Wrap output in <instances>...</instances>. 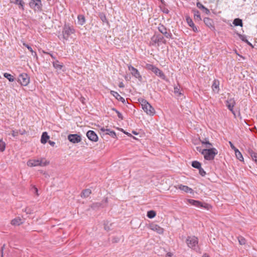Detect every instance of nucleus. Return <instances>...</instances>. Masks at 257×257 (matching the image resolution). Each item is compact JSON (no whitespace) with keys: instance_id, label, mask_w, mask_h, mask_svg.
<instances>
[{"instance_id":"obj_19","label":"nucleus","mask_w":257,"mask_h":257,"mask_svg":"<svg viewBox=\"0 0 257 257\" xmlns=\"http://www.w3.org/2000/svg\"><path fill=\"white\" fill-rule=\"evenodd\" d=\"M176 188L186 193H192L193 192V189L192 188L188 187L187 186L183 185L182 184L178 185L177 186H176Z\"/></svg>"},{"instance_id":"obj_39","label":"nucleus","mask_w":257,"mask_h":257,"mask_svg":"<svg viewBox=\"0 0 257 257\" xmlns=\"http://www.w3.org/2000/svg\"><path fill=\"white\" fill-rule=\"evenodd\" d=\"M4 76L7 78L10 82H13L14 81V76L9 73H5L4 74Z\"/></svg>"},{"instance_id":"obj_9","label":"nucleus","mask_w":257,"mask_h":257,"mask_svg":"<svg viewBox=\"0 0 257 257\" xmlns=\"http://www.w3.org/2000/svg\"><path fill=\"white\" fill-rule=\"evenodd\" d=\"M30 7L35 11H41L42 4L41 0H31L29 3Z\"/></svg>"},{"instance_id":"obj_54","label":"nucleus","mask_w":257,"mask_h":257,"mask_svg":"<svg viewBox=\"0 0 257 257\" xmlns=\"http://www.w3.org/2000/svg\"><path fill=\"white\" fill-rule=\"evenodd\" d=\"M196 149L197 151L201 153L202 154V152L203 149H202V148L200 147H196Z\"/></svg>"},{"instance_id":"obj_1","label":"nucleus","mask_w":257,"mask_h":257,"mask_svg":"<svg viewBox=\"0 0 257 257\" xmlns=\"http://www.w3.org/2000/svg\"><path fill=\"white\" fill-rule=\"evenodd\" d=\"M139 101L141 104L142 109L148 115L150 116L154 115L155 113L154 108L146 99L142 98L139 99Z\"/></svg>"},{"instance_id":"obj_37","label":"nucleus","mask_w":257,"mask_h":257,"mask_svg":"<svg viewBox=\"0 0 257 257\" xmlns=\"http://www.w3.org/2000/svg\"><path fill=\"white\" fill-rule=\"evenodd\" d=\"M192 166L196 169H199L201 167V163L197 161H194L192 162Z\"/></svg>"},{"instance_id":"obj_31","label":"nucleus","mask_w":257,"mask_h":257,"mask_svg":"<svg viewBox=\"0 0 257 257\" xmlns=\"http://www.w3.org/2000/svg\"><path fill=\"white\" fill-rule=\"evenodd\" d=\"M158 37V41L159 44L160 45L161 43H163L164 44H166L167 43V41L165 39L164 36L159 34H157Z\"/></svg>"},{"instance_id":"obj_25","label":"nucleus","mask_w":257,"mask_h":257,"mask_svg":"<svg viewBox=\"0 0 257 257\" xmlns=\"http://www.w3.org/2000/svg\"><path fill=\"white\" fill-rule=\"evenodd\" d=\"M194 13V19L196 22H200L201 21V18L200 16V12L196 10H193Z\"/></svg>"},{"instance_id":"obj_34","label":"nucleus","mask_w":257,"mask_h":257,"mask_svg":"<svg viewBox=\"0 0 257 257\" xmlns=\"http://www.w3.org/2000/svg\"><path fill=\"white\" fill-rule=\"evenodd\" d=\"M201 142L202 144L206 145V148H209L212 146V144L209 142L208 139L207 138H205L203 141H201Z\"/></svg>"},{"instance_id":"obj_15","label":"nucleus","mask_w":257,"mask_h":257,"mask_svg":"<svg viewBox=\"0 0 257 257\" xmlns=\"http://www.w3.org/2000/svg\"><path fill=\"white\" fill-rule=\"evenodd\" d=\"M149 227L150 229L157 232L159 234H162L164 232V229L163 228L155 223L151 224Z\"/></svg>"},{"instance_id":"obj_32","label":"nucleus","mask_w":257,"mask_h":257,"mask_svg":"<svg viewBox=\"0 0 257 257\" xmlns=\"http://www.w3.org/2000/svg\"><path fill=\"white\" fill-rule=\"evenodd\" d=\"M91 193V191L89 189H86L83 190L81 193V196L82 197H87Z\"/></svg>"},{"instance_id":"obj_38","label":"nucleus","mask_w":257,"mask_h":257,"mask_svg":"<svg viewBox=\"0 0 257 257\" xmlns=\"http://www.w3.org/2000/svg\"><path fill=\"white\" fill-rule=\"evenodd\" d=\"M106 135H108L113 138H115L116 137V134L114 131H111L109 129H106Z\"/></svg>"},{"instance_id":"obj_45","label":"nucleus","mask_w":257,"mask_h":257,"mask_svg":"<svg viewBox=\"0 0 257 257\" xmlns=\"http://www.w3.org/2000/svg\"><path fill=\"white\" fill-rule=\"evenodd\" d=\"M161 9L162 12L164 14H168L169 13V10L167 8H166L165 6L161 7Z\"/></svg>"},{"instance_id":"obj_60","label":"nucleus","mask_w":257,"mask_h":257,"mask_svg":"<svg viewBox=\"0 0 257 257\" xmlns=\"http://www.w3.org/2000/svg\"><path fill=\"white\" fill-rule=\"evenodd\" d=\"M100 130H101L102 132H105V131H106V129H105L104 128H103V127H102V128L100 129Z\"/></svg>"},{"instance_id":"obj_56","label":"nucleus","mask_w":257,"mask_h":257,"mask_svg":"<svg viewBox=\"0 0 257 257\" xmlns=\"http://www.w3.org/2000/svg\"><path fill=\"white\" fill-rule=\"evenodd\" d=\"M48 143L52 147H54V145H55V143L53 141H49Z\"/></svg>"},{"instance_id":"obj_55","label":"nucleus","mask_w":257,"mask_h":257,"mask_svg":"<svg viewBox=\"0 0 257 257\" xmlns=\"http://www.w3.org/2000/svg\"><path fill=\"white\" fill-rule=\"evenodd\" d=\"M118 87L120 88H123L124 87V85L122 82H119L118 84Z\"/></svg>"},{"instance_id":"obj_44","label":"nucleus","mask_w":257,"mask_h":257,"mask_svg":"<svg viewBox=\"0 0 257 257\" xmlns=\"http://www.w3.org/2000/svg\"><path fill=\"white\" fill-rule=\"evenodd\" d=\"M198 170L199 174L202 177L205 176V175H206V172L204 170V169L202 168L201 167L199 169H198Z\"/></svg>"},{"instance_id":"obj_58","label":"nucleus","mask_w":257,"mask_h":257,"mask_svg":"<svg viewBox=\"0 0 257 257\" xmlns=\"http://www.w3.org/2000/svg\"><path fill=\"white\" fill-rule=\"evenodd\" d=\"M160 1L164 6H166V3L164 0H160Z\"/></svg>"},{"instance_id":"obj_40","label":"nucleus","mask_w":257,"mask_h":257,"mask_svg":"<svg viewBox=\"0 0 257 257\" xmlns=\"http://www.w3.org/2000/svg\"><path fill=\"white\" fill-rule=\"evenodd\" d=\"M156 215V213L154 210H150L147 212V216L149 218H153Z\"/></svg>"},{"instance_id":"obj_29","label":"nucleus","mask_w":257,"mask_h":257,"mask_svg":"<svg viewBox=\"0 0 257 257\" xmlns=\"http://www.w3.org/2000/svg\"><path fill=\"white\" fill-rule=\"evenodd\" d=\"M238 37L240 40H241L243 42L246 43L248 45L253 47V46L251 43H250L248 40L246 39V36L244 35L238 34Z\"/></svg>"},{"instance_id":"obj_43","label":"nucleus","mask_w":257,"mask_h":257,"mask_svg":"<svg viewBox=\"0 0 257 257\" xmlns=\"http://www.w3.org/2000/svg\"><path fill=\"white\" fill-rule=\"evenodd\" d=\"M174 89V93L175 94H178V95H179V96L182 94V93L180 90L179 87H178V86H175Z\"/></svg>"},{"instance_id":"obj_16","label":"nucleus","mask_w":257,"mask_h":257,"mask_svg":"<svg viewBox=\"0 0 257 257\" xmlns=\"http://www.w3.org/2000/svg\"><path fill=\"white\" fill-rule=\"evenodd\" d=\"M235 104L234 100L233 99H230L226 101V105L229 110H230L232 113L235 115V112L233 111V107Z\"/></svg>"},{"instance_id":"obj_27","label":"nucleus","mask_w":257,"mask_h":257,"mask_svg":"<svg viewBox=\"0 0 257 257\" xmlns=\"http://www.w3.org/2000/svg\"><path fill=\"white\" fill-rule=\"evenodd\" d=\"M90 207L94 210L97 209L100 207H103V204L101 202H94L93 203Z\"/></svg>"},{"instance_id":"obj_14","label":"nucleus","mask_w":257,"mask_h":257,"mask_svg":"<svg viewBox=\"0 0 257 257\" xmlns=\"http://www.w3.org/2000/svg\"><path fill=\"white\" fill-rule=\"evenodd\" d=\"M203 22L205 25L208 27L212 31H214L215 30V28L214 25V22L213 20L211 19L206 17L204 18Z\"/></svg>"},{"instance_id":"obj_53","label":"nucleus","mask_w":257,"mask_h":257,"mask_svg":"<svg viewBox=\"0 0 257 257\" xmlns=\"http://www.w3.org/2000/svg\"><path fill=\"white\" fill-rule=\"evenodd\" d=\"M25 212H26V213L27 214H31V210L30 208H26L25 209Z\"/></svg>"},{"instance_id":"obj_2","label":"nucleus","mask_w":257,"mask_h":257,"mask_svg":"<svg viewBox=\"0 0 257 257\" xmlns=\"http://www.w3.org/2000/svg\"><path fill=\"white\" fill-rule=\"evenodd\" d=\"M186 242L189 247L196 252L199 251L200 248L198 245V239L195 236H188Z\"/></svg>"},{"instance_id":"obj_10","label":"nucleus","mask_w":257,"mask_h":257,"mask_svg":"<svg viewBox=\"0 0 257 257\" xmlns=\"http://www.w3.org/2000/svg\"><path fill=\"white\" fill-rule=\"evenodd\" d=\"M18 82L23 86H27L30 82V77L27 73H23L19 75Z\"/></svg>"},{"instance_id":"obj_17","label":"nucleus","mask_w":257,"mask_h":257,"mask_svg":"<svg viewBox=\"0 0 257 257\" xmlns=\"http://www.w3.org/2000/svg\"><path fill=\"white\" fill-rule=\"evenodd\" d=\"M186 20L188 25L192 28L193 31L194 32H198V29L194 25L192 20L189 16L186 17Z\"/></svg>"},{"instance_id":"obj_26","label":"nucleus","mask_w":257,"mask_h":257,"mask_svg":"<svg viewBox=\"0 0 257 257\" xmlns=\"http://www.w3.org/2000/svg\"><path fill=\"white\" fill-rule=\"evenodd\" d=\"M53 67L57 69L61 70L63 67V65L62 63H60L59 61L57 60L53 61L52 62Z\"/></svg>"},{"instance_id":"obj_51","label":"nucleus","mask_w":257,"mask_h":257,"mask_svg":"<svg viewBox=\"0 0 257 257\" xmlns=\"http://www.w3.org/2000/svg\"><path fill=\"white\" fill-rule=\"evenodd\" d=\"M229 144L231 149H233L234 151L235 150H236V149H237L236 147H235V146L233 145L231 142L229 141Z\"/></svg>"},{"instance_id":"obj_49","label":"nucleus","mask_w":257,"mask_h":257,"mask_svg":"<svg viewBox=\"0 0 257 257\" xmlns=\"http://www.w3.org/2000/svg\"><path fill=\"white\" fill-rule=\"evenodd\" d=\"M116 113H117V116L119 118H120L121 120L123 119V117L122 114L119 111H117Z\"/></svg>"},{"instance_id":"obj_33","label":"nucleus","mask_w":257,"mask_h":257,"mask_svg":"<svg viewBox=\"0 0 257 257\" xmlns=\"http://www.w3.org/2000/svg\"><path fill=\"white\" fill-rule=\"evenodd\" d=\"M233 24L235 26H240L242 27L243 23L241 19H240L239 18H236L233 20Z\"/></svg>"},{"instance_id":"obj_6","label":"nucleus","mask_w":257,"mask_h":257,"mask_svg":"<svg viewBox=\"0 0 257 257\" xmlns=\"http://www.w3.org/2000/svg\"><path fill=\"white\" fill-rule=\"evenodd\" d=\"M43 159L40 160H30L27 164L29 167H36V166H46L49 164V162L47 161H43Z\"/></svg>"},{"instance_id":"obj_59","label":"nucleus","mask_w":257,"mask_h":257,"mask_svg":"<svg viewBox=\"0 0 257 257\" xmlns=\"http://www.w3.org/2000/svg\"><path fill=\"white\" fill-rule=\"evenodd\" d=\"M132 133L135 135H138V133L135 131H132Z\"/></svg>"},{"instance_id":"obj_8","label":"nucleus","mask_w":257,"mask_h":257,"mask_svg":"<svg viewBox=\"0 0 257 257\" xmlns=\"http://www.w3.org/2000/svg\"><path fill=\"white\" fill-rule=\"evenodd\" d=\"M158 30L165 38L167 39H172V34L170 29H168L163 25L160 24L158 27Z\"/></svg>"},{"instance_id":"obj_30","label":"nucleus","mask_w":257,"mask_h":257,"mask_svg":"<svg viewBox=\"0 0 257 257\" xmlns=\"http://www.w3.org/2000/svg\"><path fill=\"white\" fill-rule=\"evenodd\" d=\"M77 19L78 24L81 26L85 23V18L83 15H79L77 16Z\"/></svg>"},{"instance_id":"obj_47","label":"nucleus","mask_w":257,"mask_h":257,"mask_svg":"<svg viewBox=\"0 0 257 257\" xmlns=\"http://www.w3.org/2000/svg\"><path fill=\"white\" fill-rule=\"evenodd\" d=\"M23 45H24V46H25L26 47H27V48H28V49L30 52H31V51H33L32 48H31V46H30L29 45L27 44H26V43H23Z\"/></svg>"},{"instance_id":"obj_41","label":"nucleus","mask_w":257,"mask_h":257,"mask_svg":"<svg viewBox=\"0 0 257 257\" xmlns=\"http://www.w3.org/2000/svg\"><path fill=\"white\" fill-rule=\"evenodd\" d=\"M238 240L239 244L241 245H244L246 243L245 239L241 236H239L238 237Z\"/></svg>"},{"instance_id":"obj_7","label":"nucleus","mask_w":257,"mask_h":257,"mask_svg":"<svg viewBox=\"0 0 257 257\" xmlns=\"http://www.w3.org/2000/svg\"><path fill=\"white\" fill-rule=\"evenodd\" d=\"M187 201L189 204L197 207L204 208L207 210H209L210 208H211V206L209 204L206 203H203L198 200L189 199H188Z\"/></svg>"},{"instance_id":"obj_22","label":"nucleus","mask_w":257,"mask_h":257,"mask_svg":"<svg viewBox=\"0 0 257 257\" xmlns=\"http://www.w3.org/2000/svg\"><path fill=\"white\" fill-rule=\"evenodd\" d=\"M156 44H158V46H159L158 41V37L157 34H155L154 36H153L151 38V41L150 42V46H155Z\"/></svg>"},{"instance_id":"obj_3","label":"nucleus","mask_w":257,"mask_h":257,"mask_svg":"<svg viewBox=\"0 0 257 257\" xmlns=\"http://www.w3.org/2000/svg\"><path fill=\"white\" fill-rule=\"evenodd\" d=\"M217 153L218 151L215 148L204 149L202 152V155H203L205 160L208 161L213 160Z\"/></svg>"},{"instance_id":"obj_48","label":"nucleus","mask_w":257,"mask_h":257,"mask_svg":"<svg viewBox=\"0 0 257 257\" xmlns=\"http://www.w3.org/2000/svg\"><path fill=\"white\" fill-rule=\"evenodd\" d=\"M31 52L32 55L37 60L38 59V57L37 56V53L35 51H34L33 50Z\"/></svg>"},{"instance_id":"obj_21","label":"nucleus","mask_w":257,"mask_h":257,"mask_svg":"<svg viewBox=\"0 0 257 257\" xmlns=\"http://www.w3.org/2000/svg\"><path fill=\"white\" fill-rule=\"evenodd\" d=\"M219 81L217 80H216V79L214 80L213 81V84L212 85V90L214 92H216V93L219 92Z\"/></svg>"},{"instance_id":"obj_57","label":"nucleus","mask_w":257,"mask_h":257,"mask_svg":"<svg viewBox=\"0 0 257 257\" xmlns=\"http://www.w3.org/2000/svg\"><path fill=\"white\" fill-rule=\"evenodd\" d=\"M123 133L124 134H126V135H127L128 137H132V135L127 132H126L125 131H123Z\"/></svg>"},{"instance_id":"obj_13","label":"nucleus","mask_w":257,"mask_h":257,"mask_svg":"<svg viewBox=\"0 0 257 257\" xmlns=\"http://www.w3.org/2000/svg\"><path fill=\"white\" fill-rule=\"evenodd\" d=\"M86 136L88 139L92 142H96L98 140L97 135L93 131H88L86 133Z\"/></svg>"},{"instance_id":"obj_20","label":"nucleus","mask_w":257,"mask_h":257,"mask_svg":"<svg viewBox=\"0 0 257 257\" xmlns=\"http://www.w3.org/2000/svg\"><path fill=\"white\" fill-rule=\"evenodd\" d=\"M10 2L18 5L20 9L24 10L25 2L23 0H10Z\"/></svg>"},{"instance_id":"obj_46","label":"nucleus","mask_w":257,"mask_h":257,"mask_svg":"<svg viewBox=\"0 0 257 257\" xmlns=\"http://www.w3.org/2000/svg\"><path fill=\"white\" fill-rule=\"evenodd\" d=\"M18 135H19L18 130L12 131V135L13 137H16L18 136Z\"/></svg>"},{"instance_id":"obj_23","label":"nucleus","mask_w":257,"mask_h":257,"mask_svg":"<svg viewBox=\"0 0 257 257\" xmlns=\"http://www.w3.org/2000/svg\"><path fill=\"white\" fill-rule=\"evenodd\" d=\"M49 136L47 134V132H43L42 133V135L41 136V142L42 144H46L48 139H49Z\"/></svg>"},{"instance_id":"obj_62","label":"nucleus","mask_w":257,"mask_h":257,"mask_svg":"<svg viewBox=\"0 0 257 257\" xmlns=\"http://www.w3.org/2000/svg\"><path fill=\"white\" fill-rule=\"evenodd\" d=\"M34 188H35V190L36 192H38V189L36 187H35Z\"/></svg>"},{"instance_id":"obj_24","label":"nucleus","mask_w":257,"mask_h":257,"mask_svg":"<svg viewBox=\"0 0 257 257\" xmlns=\"http://www.w3.org/2000/svg\"><path fill=\"white\" fill-rule=\"evenodd\" d=\"M196 6L198 8L202 10L206 14L208 15L210 14V11L207 8L205 7L201 3H197Z\"/></svg>"},{"instance_id":"obj_12","label":"nucleus","mask_w":257,"mask_h":257,"mask_svg":"<svg viewBox=\"0 0 257 257\" xmlns=\"http://www.w3.org/2000/svg\"><path fill=\"white\" fill-rule=\"evenodd\" d=\"M128 69L130 71H131V73L133 76L138 79L139 80L142 81V77L140 74V72H139V71L138 70V69H137L132 65L128 66Z\"/></svg>"},{"instance_id":"obj_61","label":"nucleus","mask_w":257,"mask_h":257,"mask_svg":"<svg viewBox=\"0 0 257 257\" xmlns=\"http://www.w3.org/2000/svg\"><path fill=\"white\" fill-rule=\"evenodd\" d=\"M111 109H112L113 111H114L115 112H116L118 111V110H117L116 109H115V108H112Z\"/></svg>"},{"instance_id":"obj_5","label":"nucleus","mask_w":257,"mask_h":257,"mask_svg":"<svg viewBox=\"0 0 257 257\" xmlns=\"http://www.w3.org/2000/svg\"><path fill=\"white\" fill-rule=\"evenodd\" d=\"M145 68L148 70H151L154 72L157 76H159L163 80L166 79V76L163 72L155 65L151 64H147Z\"/></svg>"},{"instance_id":"obj_35","label":"nucleus","mask_w":257,"mask_h":257,"mask_svg":"<svg viewBox=\"0 0 257 257\" xmlns=\"http://www.w3.org/2000/svg\"><path fill=\"white\" fill-rule=\"evenodd\" d=\"M234 152H235V156H236V158H237V159H238L240 161H242L243 160V158L242 157V154L239 151V150L238 149H236V150H235Z\"/></svg>"},{"instance_id":"obj_42","label":"nucleus","mask_w":257,"mask_h":257,"mask_svg":"<svg viewBox=\"0 0 257 257\" xmlns=\"http://www.w3.org/2000/svg\"><path fill=\"white\" fill-rule=\"evenodd\" d=\"M6 148V144L2 140H0V151L3 152Z\"/></svg>"},{"instance_id":"obj_50","label":"nucleus","mask_w":257,"mask_h":257,"mask_svg":"<svg viewBox=\"0 0 257 257\" xmlns=\"http://www.w3.org/2000/svg\"><path fill=\"white\" fill-rule=\"evenodd\" d=\"M43 53H45V54H49L53 59H54L55 60H56V57L53 54H51L50 53L46 52H45L44 51H43Z\"/></svg>"},{"instance_id":"obj_52","label":"nucleus","mask_w":257,"mask_h":257,"mask_svg":"<svg viewBox=\"0 0 257 257\" xmlns=\"http://www.w3.org/2000/svg\"><path fill=\"white\" fill-rule=\"evenodd\" d=\"M19 134H21V135H23L26 133V132L25 130H20L18 131Z\"/></svg>"},{"instance_id":"obj_18","label":"nucleus","mask_w":257,"mask_h":257,"mask_svg":"<svg viewBox=\"0 0 257 257\" xmlns=\"http://www.w3.org/2000/svg\"><path fill=\"white\" fill-rule=\"evenodd\" d=\"M110 94L113 95L117 100L121 101L123 104L125 103V99L121 97L117 92L111 90L110 91Z\"/></svg>"},{"instance_id":"obj_28","label":"nucleus","mask_w":257,"mask_h":257,"mask_svg":"<svg viewBox=\"0 0 257 257\" xmlns=\"http://www.w3.org/2000/svg\"><path fill=\"white\" fill-rule=\"evenodd\" d=\"M22 223V219L20 217L14 218L11 221V224L13 225H20Z\"/></svg>"},{"instance_id":"obj_4","label":"nucleus","mask_w":257,"mask_h":257,"mask_svg":"<svg viewBox=\"0 0 257 257\" xmlns=\"http://www.w3.org/2000/svg\"><path fill=\"white\" fill-rule=\"evenodd\" d=\"M63 39L67 40L71 34L75 33L74 27L69 24H65L62 29Z\"/></svg>"},{"instance_id":"obj_64","label":"nucleus","mask_w":257,"mask_h":257,"mask_svg":"<svg viewBox=\"0 0 257 257\" xmlns=\"http://www.w3.org/2000/svg\"><path fill=\"white\" fill-rule=\"evenodd\" d=\"M167 254H168V256H171V253H168Z\"/></svg>"},{"instance_id":"obj_11","label":"nucleus","mask_w":257,"mask_h":257,"mask_svg":"<svg viewBox=\"0 0 257 257\" xmlns=\"http://www.w3.org/2000/svg\"><path fill=\"white\" fill-rule=\"evenodd\" d=\"M68 140L73 144L78 143L81 141V137L80 135L75 134H70L68 136Z\"/></svg>"},{"instance_id":"obj_36","label":"nucleus","mask_w":257,"mask_h":257,"mask_svg":"<svg viewBox=\"0 0 257 257\" xmlns=\"http://www.w3.org/2000/svg\"><path fill=\"white\" fill-rule=\"evenodd\" d=\"M98 16L103 23H106L107 24L108 23V22L107 21V19L106 18L105 15L103 13H99Z\"/></svg>"},{"instance_id":"obj_63","label":"nucleus","mask_w":257,"mask_h":257,"mask_svg":"<svg viewBox=\"0 0 257 257\" xmlns=\"http://www.w3.org/2000/svg\"><path fill=\"white\" fill-rule=\"evenodd\" d=\"M202 257H208V256H206V254H204Z\"/></svg>"}]
</instances>
